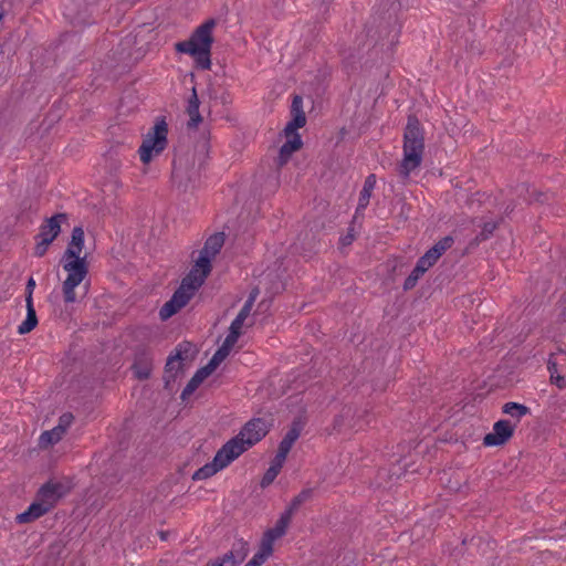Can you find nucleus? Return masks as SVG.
Wrapping results in <instances>:
<instances>
[{
    "instance_id": "nucleus-46",
    "label": "nucleus",
    "mask_w": 566,
    "mask_h": 566,
    "mask_svg": "<svg viewBox=\"0 0 566 566\" xmlns=\"http://www.w3.org/2000/svg\"><path fill=\"white\" fill-rule=\"evenodd\" d=\"M221 363L222 361H220L214 356H212L211 359L208 361V364L206 366L199 368V369L201 371H203L206 377H209Z\"/></svg>"
},
{
    "instance_id": "nucleus-31",
    "label": "nucleus",
    "mask_w": 566,
    "mask_h": 566,
    "mask_svg": "<svg viewBox=\"0 0 566 566\" xmlns=\"http://www.w3.org/2000/svg\"><path fill=\"white\" fill-rule=\"evenodd\" d=\"M502 221H503V218H501L500 221H497V222H485L482 226V230L474 238V242L480 243V242L489 240L493 235L494 231L497 229L499 224Z\"/></svg>"
},
{
    "instance_id": "nucleus-42",
    "label": "nucleus",
    "mask_w": 566,
    "mask_h": 566,
    "mask_svg": "<svg viewBox=\"0 0 566 566\" xmlns=\"http://www.w3.org/2000/svg\"><path fill=\"white\" fill-rule=\"evenodd\" d=\"M279 471L274 468L269 467V469L265 471L262 480H261V486L266 488L275 480V478L279 475Z\"/></svg>"
},
{
    "instance_id": "nucleus-53",
    "label": "nucleus",
    "mask_w": 566,
    "mask_h": 566,
    "mask_svg": "<svg viewBox=\"0 0 566 566\" xmlns=\"http://www.w3.org/2000/svg\"><path fill=\"white\" fill-rule=\"evenodd\" d=\"M249 315L250 312L242 307L237 316H241V318L245 321L249 317Z\"/></svg>"
},
{
    "instance_id": "nucleus-44",
    "label": "nucleus",
    "mask_w": 566,
    "mask_h": 566,
    "mask_svg": "<svg viewBox=\"0 0 566 566\" xmlns=\"http://www.w3.org/2000/svg\"><path fill=\"white\" fill-rule=\"evenodd\" d=\"M73 415L71 412L63 413L59 419V430L60 432H65L66 429L71 426L73 422Z\"/></svg>"
},
{
    "instance_id": "nucleus-16",
    "label": "nucleus",
    "mask_w": 566,
    "mask_h": 566,
    "mask_svg": "<svg viewBox=\"0 0 566 566\" xmlns=\"http://www.w3.org/2000/svg\"><path fill=\"white\" fill-rule=\"evenodd\" d=\"M50 511L49 506H45L39 499H36L24 512L17 515L15 522L18 524L31 523Z\"/></svg>"
},
{
    "instance_id": "nucleus-13",
    "label": "nucleus",
    "mask_w": 566,
    "mask_h": 566,
    "mask_svg": "<svg viewBox=\"0 0 566 566\" xmlns=\"http://www.w3.org/2000/svg\"><path fill=\"white\" fill-rule=\"evenodd\" d=\"M134 375L139 380H146L150 377L153 370V356L146 348H140L135 354V360L132 366Z\"/></svg>"
},
{
    "instance_id": "nucleus-22",
    "label": "nucleus",
    "mask_w": 566,
    "mask_h": 566,
    "mask_svg": "<svg viewBox=\"0 0 566 566\" xmlns=\"http://www.w3.org/2000/svg\"><path fill=\"white\" fill-rule=\"evenodd\" d=\"M302 430H303L302 422L300 420H294L292 422L290 429L283 437V439L281 440V442L279 444V449L282 451H286L289 453L291 451L293 444L295 443V441L300 438Z\"/></svg>"
},
{
    "instance_id": "nucleus-17",
    "label": "nucleus",
    "mask_w": 566,
    "mask_h": 566,
    "mask_svg": "<svg viewBox=\"0 0 566 566\" xmlns=\"http://www.w3.org/2000/svg\"><path fill=\"white\" fill-rule=\"evenodd\" d=\"M292 137H287V140L281 146L279 156H277V166H284L291 158L292 154L298 150L302 145V138L300 134L291 135Z\"/></svg>"
},
{
    "instance_id": "nucleus-50",
    "label": "nucleus",
    "mask_w": 566,
    "mask_h": 566,
    "mask_svg": "<svg viewBox=\"0 0 566 566\" xmlns=\"http://www.w3.org/2000/svg\"><path fill=\"white\" fill-rule=\"evenodd\" d=\"M230 354V352L228 349H226V347H222L220 346L217 352L213 354V356L219 359L220 361H223L228 355Z\"/></svg>"
},
{
    "instance_id": "nucleus-43",
    "label": "nucleus",
    "mask_w": 566,
    "mask_h": 566,
    "mask_svg": "<svg viewBox=\"0 0 566 566\" xmlns=\"http://www.w3.org/2000/svg\"><path fill=\"white\" fill-rule=\"evenodd\" d=\"M36 240L38 241L34 247V255L38 258H42L46 253L48 248L52 242H49L48 239H36Z\"/></svg>"
},
{
    "instance_id": "nucleus-19",
    "label": "nucleus",
    "mask_w": 566,
    "mask_h": 566,
    "mask_svg": "<svg viewBox=\"0 0 566 566\" xmlns=\"http://www.w3.org/2000/svg\"><path fill=\"white\" fill-rule=\"evenodd\" d=\"M207 93L209 99L213 102L214 105L228 107L233 102L231 93L221 85L210 84L207 88Z\"/></svg>"
},
{
    "instance_id": "nucleus-33",
    "label": "nucleus",
    "mask_w": 566,
    "mask_h": 566,
    "mask_svg": "<svg viewBox=\"0 0 566 566\" xmlns=\"http://www.w3.org/2000/svg\"><path fill=\"white\" fill-rule=\"evenodd\" d=\"M213 256H210V254L205 253V251L200 250L199 256L196 260L193 266L201 269V273L203 276H208L212 270V261Z\"/></svg>"
},
{
    "instance_id": "nucleus-39",
    "label": "nucleus",
    "mask_w": 566,
    "mask_h": 566,
    "mask_svg": "<svg viewBox=\"0 0 566 566\" xmlns=\"http://www.w3.org/2000/svg\"><path fill=\"white\" fill-rule=\"evenodd\" d=\"M287 454L289 453L286 451H282V450L277 449V452H276L275 457L272 459L270 467L274 468L275 470H277L280 472L285 460H286Z\"/></svg>"
},
{
    "instance_id": "nucleus-37",
    "label": "nucleus",
    "mask_w": 566,
    "mask_h": 566,
    "mask_svg": "<svg viewBox=\"0 0 566 566\" xmlns=\"http://www.w3.org/2000/svg\"><path fill=\"white\" fill-rule=\"evenodd\" d=\"M179 310H181L179 305L170 298L160 307L159 317L161 321H166L175 315Z\"/></svg>"
},
{
    "instance_id": "nucleus-23",
    "label": "nucleus",
    "mask_w": 566,
    "mask_h": 566,
    "mask_svg": "<svg viewBox=\"0 0 566 566\" xmlns=\"http://www.w3.org/2000/svg\"><path fill=\"white\" fill-rule=\"evenodd\" d=\"M516 191H517L518 196L523 197L524 200L528 203H532V202L544 203V202L548 201L547 193L537 191L535 188H531L526 184H522V185L517 186Z\"/></svg>"
},
{
    "instance_id": "nucleus-49",
    "label": "nucleus",
    "mask_w": 566,
    "mask_h": 566,
    "mask_svg": "<svg viewBox=\"0 0 566 566\" xmlns=\"http://www.w3.org/2000/svg\"><path fill=\"white\" fill-rule=\"evenodd\" d=\"M243 324H244V319L241 318V316H235V318L232 321V323L229 327V331L241 332Z\"/></svg>"
},
{
    "instance_id": "nucleus-55",
    "label": "nucleus",
    "mask_w": 566,
    "mask_h": 566,
    "mask_svg": "<svg viewBox=\"0 0 566 566\" xmlns=\"http://www.w3.org/2000/svg\"><path fill=\"white\" fill-rule=\"evenodd\" d=\"M253 305H254V303H252L251 300H247L242 307L251 313Z\"/></svg>"
},
{
    "instance_id": "nucleus-3",
    "label": "nucleus",
    "mask_w": 566,
    "mask_h": 566,
    "mask_svg": "<svg viewBox=\"0 0 566 566\" xmlns=\"http://www.w3.org/2000/svg\"><path fill=\"white\" fill-rule=\"evenodd\" d=\"M214 25L216 21L209 19L199 25L188 40L175 44L176 51L192 56L197 67L200 70L211 69L210 55L213 43L212 30Z\"/></svg>"
},
{
    "instance_id": "nucleus-36",
    "label": "nucleus",
    "mask_w": 566,
    "mask_h": 566,
    "mask_svg": "<svg viewBox=\"0 0 566 566\" xmlns=\"http://www.w3.org/2000/svg\"><path fill=\"white\" fill-rule=\"evenodd\" d=\"M65 432H60L59 427H54L52 430L44 431L41 434L40 442L42 444H55L57 443Z\"/></svg>"
},
{
    "instance_id": "nucleus-54",
    "label": "nucleus",
    "mask_w": 566,
    "mask_h": 566,
    "mask_svg": "<svg viewBox=\"0 0 566 566\" xmlns=\"http://www.w3.org/2000/svg\"><path fill=\"white\" fill-rule=\"evenodd\" d=\"M515 209V205L513 203H509L506 207H505V210H504V213L506 216H510Z\"/></svg>"
},
{
    "instance_id": "nucleus-45",
    "label": "nucleus",
    "mask_w": 566,
    "mask_h": 566,
    "mask_svg": "<svg viewBox=\"0 0 566 566\" xmlns=\"http://www.w3.org/2000/svg\"><path fill=\"white\" fill-rule=\"evenodd\" d=\"M221 363L222 361H220L214 356H212L211 359L208 361V364L206 366L199 368V369L201 371H203L206 377H209Z\"/></svg>"
},
{
    "instance_id": "nucleus-56",
    "label": "nucleus",
    "mask_w": 566,
    "mask_h": 566,
    "mask_svg": "<svg viewBox=\"0 0 566 566\" xmlns=\"http://www.w3.org/2000/svg\"><path fill=\"white\" fill-rule=\"evenodd\" d=\"M3 18H4L3 12H0V22L3 20Z\"/></svg>"
},
{
    "instance_id": "nucleus-9",
    "label": "nucleus",
    "mask_w": 566,
    "mask_h": 566,
    "mask_svg": "<svg viewBox=\"0 0 566 566\" xmlns=\"http://www.w3.org/2000/svg\"><path fill=\"white\" fill-rule=\"evenodd\" d=\"M35 289V280L30 276L27 281L25 285V306H27V317L19 325L18 333L20 335H24L33 331L38 325L36 312L33 305V291Z\"/></svg>"
},
{
    "instance_id": "nucleus-2",
    "label": "nucleus",
    "mask_w": 566,
    "mask_h": 566,
    "mask_svg": "<svg viewBox=\"0 0 566 566\" xmlns=\"http://www.w3.org/2000/svg\"><path fill=\"white\" fill-rule=\"evenodd\" d=\"M403 158L398 172L408 179L411 171L420 167L424 153V132L416 115H409L403 132Z\"/></svg>"
},
{
    "instance_id": "nucleus-30",
    "label": "nucleus",
    "mask_w": 566,
    "mask_h": 566,
    "mask_svg": "<svg viewBox=\"0 0 566 566\" xmlns=\"http://www.w3.org/2000/svg\"><path fill=\"white\" fill-rule=\"evenodd\" d=\"M547 369L551 374L552 384H554L559 389H565L566 388V377L560 376V374H558L557 363L554 361L552 358H549L547 361Z\"/></svg>"
},
{
    "instance_id": "nucleus-20",
    "label": "nucleus",
    "mask_w": 566,
    "mask_h": 566,
    "mask_svg": "<svg viewBox=\"0 0 566 566\" xmlns=\"http://www.w3.org/2000/svg\"><path fill=\"white\" fill-rule=\"evenodd\" d=\"M375 186H376V175L370 174L366 177V179L364 181L363 189L359 192V199H358V205L356 208V214H359L369 205V200H370L373 190L375 189Z\"/></svg>"
},
{
    "instance_id": "nucleus-57",
    "label": "nucleus",
    "mask_w": 566,
    "mask_h": 566,
    "mask_svg": "<svg viewBox=\"0 0 566 566\" xmlns=\"http://www.w3.org/2000/svg\"><path fill=\"white\" fill-rule=\"evenodd\" d=\"M244 566H254L250 560Z\"/></svg>"
},
{
    "instance_id": "nucleus-21",
    "label": "nucleus",
    "mask_w": 566,
    "mask_h": 566,
    "mask_svg": "<svg viewBox=\"0 0 566 566\" xmlns=\"http://www.w3.org/2000/svg\"><path fill=\"white\" fill-rule=\"evenodd\" d=\"M200 101L196 91V87H192V93L188 99V105L186 108L187 114L189 115L188 127H197L202 122V116L199 112Z\"/></svg>"
},
{
    "instance_id": "nucleus-26",
    "label": "nucleus",
    "mask_w": 566,
    "mask_h": 566,
    "mask_svg": "<svg viewBox=\"0 0 566 566\" xmlns=\"http://www.w3.org/2000/svg\"><path fill=\"white\" fill-rule=\"evenodd\" d=\"M206 378L207 377L203 371L198 369L190 378L186 387L182 389L180 395L181 400H186L189 396H191Z\"/></svg>"
},
{
    "instance_id": "nucleus-47",
    "label": "nucleus",
    "mask_w": 566,
    "mask_h": 566,
    "mask_svg": "<svg viewBox=\"0 0 566 566\" xmlns=\"http://www.w3.org/2000/svg\"><path fill=\"white\" fill-rule=\"evenodd\" d=\"M221 363L222 361H220L214 356H212L211 359L208 361V364L206 366L199 368V369L201 371H203L206 377H209Z\"/></svg>"
},
{
    "instance_id": "nucleus-29",
    "label": "nucleus",
    "mask_w": 566,
    "mask_h": 566,
    "mask_svg": "<svg viewBox=\"0 0 566 566\" xmlns=\"http://www.w3.org/2000/svg\"><path fill=\"white\" fill-rule=\"evenodd\" d=\"M273 553V546H271L269 543L264 542L262 539L261 547L259 552L254 554V556L251 558V563L254 566H262L265 560L272 555Z\"/></svg>"
},
{
    "instance_id": "nucleus-8",
    "label": "nucleus",
    "mask_w": 566,
    "mask_h": 566,
    "mask_svg": "<svg viewBox=\"0 0 566 566\" xmlns=\"http://www.w3.org/2000/svg\"><path fill=\"white\" fill-rule=\"evenodd\" d=\"M249 554L248 543L240 539L224 555L210 559L205 566H238Z\"/></svg>"
},
{
    "instance_id": "nucleus-10",
    "label": "nucleus",
    "mask_w": 566,
    "mask_h": 566,
    "mask_svg": "<svg viewBox=\"0 0 566 566\" xmlns=\"http://www.w3.org/2000/svg\"><path fill=\"white\" fill-rule=\"evenodd\" d=\"M172 179L178 187L187 188L188 184L196 180V171L190 165V159L186 156H179L172 161Z\"/></svg>"
},
{
    "instance_id": "nucleus-24",
    "label": "nucleus",
    "mask_w": 566,
    "mask_h": 566,
    "mask_svg": "<svg viewBox=\"0 0 566 566\" xmlns=\"http://www.w3.org/2000/svg\"><path fill=\"white\" fill-rule=\"evenodd\" d=\"M223 244H224V233L218 232V233L210 235L206 240L205 245L201 250L205 251V253L210 254V256L214 258L220 252Z\"/></svg>"
},
{
    "instance_id": "nucleus-6",
    "label": "nucleus",
    "mask_w": 566,
    "mask_h": 566,
    "mask_svg": "<svg viewBox=\"0 0 566 566\" xmlns=\"http://www.w3.org/2000/svg\"><path fill=\"white\" fill-rule=\"evenodd\" d=\"M235 453L232 450H229L226 444L219 449L213 458V460L209 463H206L203 467L199 468L192 475V480L200 481L206 480L214 475L220 470L228 467L233 460H235Z\"/></svg>"
},
{
    "instance_id": "nucleus-32",
    "label": "nucleus",
    "mask_w": 566,
    "mask_h": 566,
    "mask_svg": "<svg viewBox=\"0 0 566 566\" xmlns=\"http://www.w3.org/2000/svg\"><path fill=\"white\" fill-rule=\"evenodd\" d=\"M195 295L193 292L189 291L188 289L184 287L182 285H180L172 294V296L170 297L171 300H174V302L176 304L179 305L180 308L185 307L189 301L191 300V297Z\"/></svg>"
},
{
    "instance_id": "nucleus-11",
    "label": "nucleus",
    "mask_w": 566,
    "mask_h": 566,
    "mask_svg": "<svg viewBox=\"0 0 566 566\" xmlns=\"http://www.w3.org/2000/svg\"><path fill=\"white\" fill-rule=\"evenodd\" d=\"M67 492L69 489L63 483L49 481L39 489L36 499L52 510Z\"/></svg>"
},
{
    "instance_id": "nucleus-52",
    "label": "nucleus",
    "mask_w": 566,
    "mask_h": 566,
    "mask_svg": "<svg viewBox=\"0 0 566 566\" xmlns=\"http://www.w3.org/2000/svg\"><path fill=\"white\" fill-rule=\"evenodd\" d=\"M188 274H190V275H192L193 277H197V279H198V275H200V274H201V269H198V268H196V266H192V268L190 269V271H189V273H188Z\"/></svg>"
},
{
    "instance_id": "nucleus-48",
    "label": "nucleus",
    "mask_w": 566,
    "mask_h": 566,
    "mask_svg": "<svg viewBox=\"0 0 566 566\" xmlns=\"http://www.w3.org/2000/svg\"><path fill=\"white\" fill-rule=\"evenodd\" d=\"M355 240L354 228L349 227L346 235L340 238V244L346 247L350 245Z\"/></svg>"
},
{
    "instance_id": "nucleus-28",
    "label": "nucleus",
    "mask_w": 566,
    "mask_h": 566,
    "mask_svg": "<svg viewBox=\"0 0 566 566\" xmlns=\"http://www.w3.org/2000/svg\"><path fill=\"white\" fill-rule=\"evenodd\" d=\"M454 243V239L451 235H446L444 238L440 239L438 242L433 244L428 251L436 256V259H440V256L449 250Z\"/></svg>"
},
{
    "instance_id": "nucleus-58",
    "label": "nucleus",
    "mask_w": 566,
    "mask_h": 566,
    "mask_svg": "<svg viewBox=\"0 0 566 566\" xmlns=\"http://www.w3.org/2000/svg\"><path fill=\"white\" fill-rule=\"evenodd\" d=\"M358 214L355 213L354 216V219H352V222H355V219L357 218Z\"/></svg>"
},
{
    "instance_id": "nucleus-41",
    "label": "nucleus",
    "mask_w": 566,
    "mask_h": 566,
    "mask_svg": "<svg viewBox=\"0 0 566 566\" xmlns=\"http://www.w3.org/2000/svg\"><path fill=\"white\" fill-rule=\"evenodd\" d=\"M242 332H231L229 331L226 339L222 343V347H226L229 352H231L232 347L238 342L239 337L241 336Z\"/></svg>"
},
{
    "instance_id": "nucleus-18",
    "label": "nucleus",
    "mask_w": 566,
    "mask_h": 566,
    "mask_svg": "<svg viewBox=\"0 0 566 566\" xmlns=\"http://www.w3.org/2000/svg\"><path fill=\"white\" fill-rule=\"evenodd\" d=\"M181 360H184V357L181 356L180 349H177L175 355L169 356V358L166 363V366H165V375H164L166 389L169 388L170 382L176 381L178 373L181 368L180 363H179Z\"/></svg>"
},
{
    "instance_id": "nucleus-15",
    "label": "nucleus",
    "mask_w": 566,
    "mask_h": 566,
    "mask_svg": "<svg viewBox=\"0 0 566 566\" xmlns=\"http://www.w3.org/2000/svg\"><path fill=\"white\" fill-rule=\"evenodd\" d=\"M293 515L287 511H284L275 525L272 528H269L263 536V541L273 546L274 541L281 538L285 535L289 524L291 523Z\"/></svg>"
},
{
    "instance_id": "nucleus-5",
    "label": "nucleus",
    "mask_w": 566,
    "mask_h": 566,
    "mask_svg": "<svg viewBox=\"0 0 566 566\" xmlns=\"http://www.w3.org/2000/svg\"><path fill=\"white\" fill-rule=\"evenodd\" d=\"M168 125L165 117H158L151 130L145 136L138 149L140 160L148 164L153 155L160 154L167 146Z\"/></svg>"
},
{
    "instance_id": "nucleus-38",
    "label": "nucleus",
    "mask_w": 566,
    "mask_h": 566,
    "mask_svg": "<svg viewBox=\"0 0 566 566\" xmlns=\"http://www.w3.org/2000/svg\"><path fill=\"white\" fill-rule=\"evenodd\" d=\"M438 259L427 251L421 258L418 259L417 265H420L426 272L437 263Z\"/></svg>"
},
{
    "instance_id": "nucleus-4",
    "label": "nucleus",
    "mask_w": 566,
    "mask_h": 566,
    "mask_svg": "<svg viewBox=\"0 0 566 566\" xmlns=\"http://www.w3.org/2000/svg\"><path fill=\"white\" fill-rule=\"evenodd\" d=\"M268 433L266 422L261 418H253L248 421L241 431L226 442V447L240 457L249 448L261 441Z\"/></svg>"
},
{
    "instance_id": "nucleus-14",
    "label": "nucleus",
    "mask_w": 566,
    "mask_h": 566,
    "mask_svg": "<svg viewBox=\"0 0 566 566\" xmlns=\"http://www.w3.org/2000/svg\"><path fill=\"white\" fill-rule=\"evenodd\" d=\"M66 218L65 213H56L48 218L40 227V232L35 239H48L49 242H53L61 231V221L66 220Z\"/></svg>"
},
{
    "instance_id": "nucleus-7",
    "label": "nucleus",
    "mask_w": 566,
    "mask_h": 566,
    "mask_svg": "<svg viewBox=\"0 0 566 566\" xmlns=\"http://www.w3.org/2000/svg\"><path fill=\"white\" fill-rule=\"evenodd\" d=\"M516 423L501 419L493 424V430L483 438L485 447H499L506 443L514 434Z\"/></svg>"
},
{
    "instance_id": "nucleus-40",
    "label": "nucleus",
    "mask_w": 566,
    "mask_h": 566,
    "mask_svg": "<svg viewBox=\"0 0 566 566\" xmlns=\"http://www.w3.org/2000/svg\"><path fill=\"white\" fill-rule=\"evenodd\" d=\"M242 332H231L229 331L226 339L222 343V347H226L229 352H231L232 347L238 342L239 337L241 336Z\"/></svg>"
},
{
    "instance_id": "nucleus-12",
    "label": "nucleus",
    "mask_w": 566,
    "mask_h": 566,
    "mask_svg": "<svg viewBox=\"0 0 566 566\" xmlns=\"http://www.w3.org/2000/svg\"><path fill=\"white\" fill-rule=\"evenodd\" d=\"M292 119L286 124L284 133L286 137L297 134L296 129L302 128L306 124V116L303 111V98L300 95H295L292 99L291 105Z\"/></svg>"
},
{
    "instance_id": "nucleus-35",
    "label": "nucleus",
    "mask_w": 566,
    "mask_h": 566,
    "mask_svg": "<svg viewBox=\"0 0 566 566\" xmlns=\"http://www.w3.org/2000/svg\"><path fill=\"white\" fill-rule=\"evenodd\" d=\"M207 276H203V274L201 273L200 275H198V279L197 277H193L192 275L190 274H187L182 281H181V284L184 287L188 289L189 291L191 292H196L206 281Z\"/></svg>"
},
{
    "instance_id": "nucleus-51",
    "label": "nucleus",
    "mask_w": 566,
    "mask_h": 566,
    "mask_svg": "<svg viewBox=\"0 0 566 566\" xmlns=\"http://www.w3.org/2000/svg\"><path fill=\"white\" fill-rule=\"evenodd\" d=\"M258 295H259V289H258V287H255V289H253V290L250 292V294H249V296H248V298H247V300H251V302H252V303H254V302H255V300H256V296H258Z\"/></svg>"
},
{
    "instance_id": "nucleus-25",
    "label": "nucleus",
    "mask_w": 566,
    "mask_h": 566,
    "mask_svg": "<svg viewBox=\"0 0 566 566\" xmlns=\"http://www.w3.org/2000/svg\"><path fill=\"white\" fill-rule=\"evenodd\" d=\"M314 489H304L297 495H295L285 511L294 515V513L307 501L313 497Z\"/></svg>"
},
{
    "instance_id": "nucleus-1",
    "label": "nucleus",
    "mask_w": 566,
    "mask_h": 566,
    "mask_svg": "<svg viewBox=\"0 0 566 566\" xmlns=\"http://www.w3.org/2000/svg\"><path fill=\"white\" fill-rule=\"evenodd\" d=\"M84 247V230L75 227L72 230L71 241L63 254L61 262L63 269L69 273L63 282L62 291L65 303H74L76 301L75 287L78 286L88 273L85 256H81Z\"/></svg>"
},
{
    "instance_id": "nucleus-59",
    "label": "nucleus",
    "mask_w": 566,
    "mask_h": 566,
    "mask_svg": "<svg viewBox=\"0 0 566 566\" xmlns=\"http://www.w3.org/2000/svg\"><path fill=\"white\" fill-rule=\"evenodd\" d=\"M332 1H333V0H323V2H327V3L332 2Z\"/></svg>"
},
{
    "instance_id": "nucleus-27",
    "label": "nucleus",
    "mask_w": 566,
    "mask_h": 566,
    "mask_svg": "<svg viewBox=\"0 0 566 566\" xmlns=\"http://www.w3.org/2000/svg\"><path fill=\"white\" fill-rule=\"evenodd\" d=\"M502 411L503 413H506L512 418H515L516 422H518L522 417L530 413V408L525 405L510 401L503 405Z\"/></svg>"
},
{
    "instance_id": "nucleus-34",
    "label": "nucleus",
    "mask_w": 566,
    "mask_h": 566,
    "mask_svg": "<svg viewBox=\"0 0 566 566\" xmlns=\"http://www.w3.org/2000/svg\"><path fill=\"white\" fill-rule=\"evenodd\" d=\"M424 273H426V270H423V268H422V266H420V265H417V264H416V266L413 268V270L411 271V273H410V274L407 276V279L405 280L403 285H402V289H403L405 291H410V290H412V289L417 285V283H418L419 279H420Z\"/></svg>"
}]
</instances>
